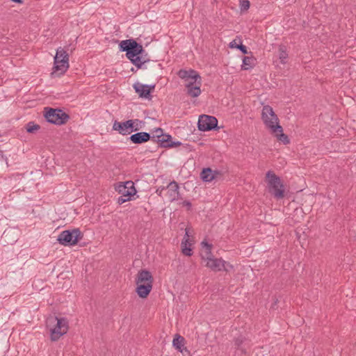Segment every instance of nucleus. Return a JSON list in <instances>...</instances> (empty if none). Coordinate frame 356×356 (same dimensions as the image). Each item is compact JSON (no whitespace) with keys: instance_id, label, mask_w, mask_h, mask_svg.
Listing matches in <instances>:
<instances>
[{"instance_id":"obj_1","label":"nucleus","mask_w":356,"mask_h":356,"mask_svg":"<svg viewBox=\"0 0 356 356\" xmlns=\"http://www.w3.org/2000/svg\"><path fill=\"white\" fill-rule=\"evenodd\" d=\"M154 278L152 273L145 269L138 271L136 277V291L141 298H147L152 289Z\"/></svg>"},{"instance_id":"obj_2","label":"nucleus","mask_w":356,"mask_h":356,"mask_svg":"<svg viewBox=\"0 0 356 356\" xmlns=\"http://www.w3.org/2000/svg\"><path fill=\"white\" fill-rule=\"evenodd\" d=\"M46 323L49 328L51 340L53 341L58 340L66 334L69 328L68 321L65 318L50 316L47 319Z\"/></svg>"},{"instance_id":"obj_3","label":"nucleus","mask_w":356,"mask_h":356,"mask_svg":"<svg viewBox=\"0 0 356 356\" xmlns=\"http://www.w3.org/2000/svg\"><path fill=\"white\" fill-rule=\"evenodd\" d=\"M266 177L268 181L269 192L276 199H282L284 197V187L280 177L271 170L266 172Z\"/></svg>"},{"instance_id":"obj_4","label":"nucleus","mask_w":356,"mask_h":356,"mask_svg":"<svg viewBox=\"0 0 356 356\" xmlns=\"http://www.w3.org/2000/svg\"><path fill=\"white\" fill-rule=\"evenodd\" d=\"M261 119L266 127L270 129L273 133L282 131V126L279 124L278 117L270 106L266 105L263 106Z\"/></svg>"},{"instance_id":"obj_5","label":"nucleus","mask_w":356,"mask_h":356,"mask_svg":"<svg viewBox=\"0 0 356 356\" xmlns=\"http://www.w3.org/2000/svg\"><path fill=\"white\" fill-rule=\"evenodd\" d=\"M44 117L48 122L56 125L65 124L70 119V115L63 110L50 107L44 108Z\"/></svg>"},{"instance_id":"obj_6","label":"nucleus","mask_w":356,"mask_h":356,"mask_svg":"<svg viewBox=\"0 0 356 356\" xmlns=\"http://www.w3.org/2000/svg\"><path fill=\"white\" fill-rule=\"evenodd\" d=\"M83 235L79 229L63 231L58 236L57 241L63 245H74L82 239Z\"/></svg>"},{"instance_id":"obj_7","label":"nucleus","mask_w":356,"mask_h":356,"mask_svg":"<svg viewBox=\"0 0 356 356\" xmlns=\"http://www.w3.org/2000/svg\"><path fill=\"white\" fill-rule=\"evenodd\" d=\"M119 47L121 51L126 52L127 58L140 56L144 51L143 46L133 39L121 41Z\"/></svg>"},{"instance_id":"obj_8","label":"nucleus","mask_w":356,"mask_h":356,"mask_svg":"<svg viewBox=\"0 0 356 356\" xmlns=\"http://www.w3.org/2000/svg\"><path fill=\"white\" fill-rule=\"evenodd\" d=\"M115 190L121 195L118 199V203L122 204L131 200V197L136 193L134 184L131 181L119 183L115 186Z\"/></svg>"},{"instance_id":"obj_9","label":"nucleus","mask_w":356,"mask_h":356,"mask_svg":"<svg viewBox=\"0 0 356 356\" xmlns=\"http://www.w3.org/2000/svg\"><path fill=\"white\" fill-rule=\"evenodd\" d=\"M138 122H140V121L138 119L128 120L122 122H120L115 120L113 125V129L118 131L119 134L123 136L129 135L131 133L140 129V127H137Z\"/></svg>"},{"instance_id":"obj_10","label":"nucleus","mask_w":356,"mask_h":356,"mask_svg":"<svg viewBox=\"0 0 356 356\" xmlns=\"http://www.w3.org/2000/svg\"><path fill=\"white\" fill-rule=\"evenodd\" d=\"M197 127L200 131H207L211 130H218V120L214 116L202 115L200 116Z\"/></svg>"},{"instance_id":"obj_11","label":"nucleus","mask_w":356,"mask_h":356,"mask_svg":"<svg viewBox=\"0 0 356 356\" xmlns=\"http://www.w3.org/2000/svg\"><path fill=\"white\" fill-rule=\"evenodd\" d=\"M202 259H207L206 266L213 271H220L222 270L228 272L229 269L226 267V261L222 259L213 258L212 255H207L206 258L202 256Z\"/></svg>"},{"instance_id":"obj_12","label":"nucleus","mask_w":356,"mask_h":356,"mask_svg":"<svg viewBox=\"0 0 356 356\" xmlns=\"http://www.w3.org/2000/svg\"><path fill=\"white\" fill-rule=\"evenodd\" d=\"M177 74L181 79H184L186 83L191 82L193 84L202 85V78L194 70H180Z\"/></svg>"},{"instance_id":"obj_13","label":"nucleus","mask_w":356,"mask_h":356,"mask_svg":"<svg viewBox=\"0 0 356 356\" xmlns=\"http://www.w3.org/2000/svg\"><path fill=\"white\" fill-rule=\"evenodd\" d=\"M133 87L140 97L148 99L151 97V92L154 89L155 85H145L137 82Z\"/></svg>"},{"instance_id":"obj_14","label":"nucleus","mask_w":356,"mask_h":356,"mask_svg":"<svg viewBox=\"0 0 356 356\" xmlns=\"http://www.w3.org/2000/svg\"><path fill=\"white\" fill-rule=\"evenodd\" d=\"M129 139L134 144H141L149 141L151 139V135L147 132H138L132 134Z\"/></svg>"},{"instance_id":"obj_15","label":"nucleus","mask_w":356,"mask_h":356,"mask_svg":"<svg viewBox=\"0 0 356 356\" xmlns=\"http://www.w3.org/2000/svg\"><path fill=\"white\" fill-rule=\"evenodd\" d=\"M166 188L168 189V196L171 202L179 199V186L175 181H171Z\"/></svg>"},{"instance_id":"obj_16","label":"nucleus","mask_w":356,"mask_h":356,"mask_svg":"<svg viewBox=\"0 0 356 356\" xmlns=\"http://www.w3.org/2000/svg\"><path fill=\"white\" fill-rule=\"evenodd\" d=\"M69 57H65L64 56L63 58L60 60H58V63L54 64V72L51 73V75H54V73L57 72H60L59 74H63L65 72L67 69L69 67Z\"/></svg>"},{"instance_id":"obj_17","label":"nucleus","mask_w":356,"mask_h":356,"mask_svg":"<svg viewBox=\"0 0 356 356\" xmlns=\"http://www.w3.org/2000/svg\"><path fill=\"white\" fill-rule=\"evenodd\" d=\"M219 175V172L212 170L210 168H204L200 174L202 179L206 182L211 181Z\"/></svg>"},{"instance_id":"obj_18","label":"nucleus","mask_w":356,"mask_h":356,"mask_svg":"<svg viewBox=\"0 0 356 356\" xmlns=\"http://www.w3.org/2000/svg\"><path fill=\"white\" fill-rule=\"evenodd\" d=\"M246 337L243 335H239L234 339V344L235 348L238 350L241 354L245 355L247 353V349L243 346L247 341Z\"/></svg>"},{"instance_id":"obj_19","label":"nucleus","mask_w":356,"mask_h":356,"mask_svg":"<svg viewBox=\"0 0 356 356\" xmlns=\"http://www.w3.org/2000/svg\"><path fill=\"white\" fill-rule=\"evenodd\" d=\"M201 85L193 84L191 82L186 83V88H187V94L192 97H197L201 93L200 90Z\"/></svg>"},{"instance_id":"obj_20","label":"nucleus","mask_w":356,"mask_h":356,"mask_svg":"<svg viewBox=\"0 0 356 356\" xmlns=\"http://www.w3.org/2000/svg\"><path fill=\"white\" fill-rule=\"evenodd\" d=\"M188 237H189L188 233L187 231H186V234H185L184 239L181 242V246L182 253L186 256L190 257L193 254V250L191 248H190L191 244H189V246H188Z\"/></svg>"},{"instance_id":"obj_21","label":"nucleus","mask_w":356,"mask_h":356,"mask_svg":"<svg viewBox=\"0 0 356 356\" xmlns=\"http://www.w3.org/2000/svg\"><path fill=\"white\" fill-rule=\"evenodd\" d=\"M257 59L254 56H244L243 58V64L241 69L248 70L253 68L256 65Z\"/></svg>"},{"instance_id":"obj_22","label":"nucleus","mask_w":356,"mask_h":356,"mask_svg":"<svg viewBox=\"0 0 356 356\" xmlns=\"http://www.w3.org/2000/svg\"><path fill=\"white\" fill-rule=\"evenodd\" d=\"M172 137L169 134H164L160 139L155 140V143L158 144L156 148L159 147H168L167 145H170L172 142Z\"/></svg>"},{"instance_id":"obj_23","label":"nucleus","mask_w":356,"mask_h":356,"mask_svg":"<svg viewBox=\"0 0 356 356\" xmlns=\"http://www.w3.org/2000/svg\"><path fill=\"white\" fill-rule=\"evenodd\" d=\"M172 345L177 350H181L185 345V339L181 335L176 334L172 341Z\"/></svg>"},{"instance_id":"obj_24","label":"nucleus","mask_w":356,"mask_h":356,"mask_svg":"<svg viewBox=\"0 0 356 356\" xmlns=\"http://www.w3.org/2000/svg\"><path fill=\"white\" fill-rule=\"evenodd\" d=\"M131 62L138 68H145L147 69V66L145 65V63L148 60H142L140 56H136L131 58H129Z\"/></svg>"},{"instance_id":"obj_25","label":"nucleus","mask_w":356,"mask_h":356,"mask_svg":"<svg viewBox=\"0 0 356 356\" xmlns=\"http://www.w3.org/2000/svg\"><path fill=\"white\" fill-rule=\"evenodd\" d=\"M64 56L65 57H69L68 54L66 52L64 49L59 47L57 51L56 56H54V64L58 63V60H60L61 58H63Z\"/></svg>"},{"instance_id":"obj_26","label":"nucleus","mask_w":356,"mask_h":356,"mask_svg":"<svg viewBox=\"0 0 356 356\" xmlns=\"http://www.w3.org/2000/svg\"><path fill=\"white\" fill-rule=\"evenodd\" d=\"M275 136L278 140L283 143L284 145H287L290 143V140L287 135L283 133V129L282 128V131H277L275 133Z\"/></svg>"},{"instance_id":"obj_27","label":"nucleus","mask_w":356,"mask_h":356,"mask_svg":"<svg viewBox=\"0 0 356 356\" xmlns=\"http://www.w3.org/2000/svg\"><path fill=\"white\" fill-rule=\"evenodd\" d=\"M287 57L288 54L286 53L285 46L281 45L279 48V58L281 60V63H285V60L287 58Z\"/></svg>"},{"instance_id":"obj_28","label":"nucleus","mask_w":356,"mask_h":356,"mask_svg":"<svg viewBox=\"0 0 356 356\" xmlns=\"http://www.w3.org/2000/svg\"><path fill=\"white\" fill-rule=\"evenodd\" d=\"M40 128V125L35 124L33 122H29L26 127V131L31 134L39 130Z\"/></svg>"},{"instance_id":"obj_29","label":"nucleus","mask_w":356,"mask_h":356,"mask_svg":"<svg viewBox=\"0 0 356 356\" xmlns=\"http://www.w3.org/2000/svg\"><path fill=\"white\" fill-rule=\"evenodd\" d=\"M163 135V130L161 128H157L154 131L153 136H151L150 140L155 143V140L160 139Z\"/></svg>"},{"instance_id":"obj_30","label":"nucleus","mask_w":356,"mask_h":356,"mask_svg":"<svg viewBox=\"0 0 356 356\" xmlns=\"http://www.w3.org/2000/svg\"><path fill=\"white\" fill-rule=\"evenodd\" d=\"M240 6L241 10H247L248 9H249L250 3L248 0H241Z\"/></svg>"},{"instance_id":"obj_31","label":"nucleus","mask_w":356,"mask_h":356,"mask_svg":"<svg viewBox=\"0 0 356 356\" xmlns=\"http://www.w3.org/2000/svg\"><path fill=\"white\" fill-rule=\"evenodd\" d=\"M203 246L206 247L207 250L206 252V256L207 255H211V247H212V245L208 243L207 242H206L205 241H202V243H201Z\"/></svg>"},{"instance_id":"obj_32","label":"nucleus","mask_w":356,"mask_h":356,"mask_svg":"<svg viewBox=\"0 0 356 356\" xmlns=\"http://www.w3.org/2000/svg\"><path fill=\"white\" fill-rule=\"evenodd\" d=\"M237 49H238L243 54H248L247 47L245 45H243L241 42L238 45Z\"/></svg>"},{"instance_id":"obj_33","label":"nucleus","mask_w":356,"mask_h":356,"mask_svg":"<svg viewBox=\"0 0 356 356\" xmlns=\"http://www.w3.org/2000/svg\"><path fill=\"white\" fill-rule=\"evenodd\" d=\"M179 351L181 353L183 356H191L190 351L187 349V348H186L184 346L183 348H181V350H179Z\"/></svg>"},{"instance_id":"obj_34","label":"nucleus","mask_w":356,"mask_h":356,"mask_svg":"<svg viewBox=\"0 0 356 356\" xmlns=\"http://www.w3.org/2000/svg\"><path fill=\"white\" fill-rule=\"evenodd\" d=\"M182 205H183L184 207H186V208H187V210H188V211H190V210L191 209L192 204H191V203L189 201H188V200H185V201H184V202H182Z\"/></svg>"},{"instance_id":"obj_35","label":"nucleus","mask_w":356,"mask_h":356,"mask_svg":"<svg viewBox=\"0 0 356 356\" xmlns=\"http://www.w3.org/2000/svg\"><path fill=\"white\" fill-rule=\"evenodd\" d=\"M181 145V143L179 141H177V142L172 141L170 145H167L168 146L169 148H171V147L180 146Z\"/></svg>"},{"instance_id":"obj_36","label":"nucleus","mask_w":356,"mask_h":356,"mask_svg":"<svg viewBox=\"0 0 356 356\" xmlns=\"http://www.w3.org/2000/svg\"><path fill=\"white\" fill-rule=\"evenodd\" d=\"M165 188L164 186L163 187H159L156 189V193L159 195V196H161V194H162V192L163 190H165Z\"/></svg>"},{"instance_id":"obj_37","label":"nucleus","mask_w":356,"mask_h":356,"mask_svg":"<svg viewBox=\"0 0 356 356\" xmlns=\"http://www.w3.org/2000/svg\"><path fill=\"white\" fill-rule=\"evenodd\" d=\"M238 44L236 43V40H234L233 41H232L230 43H229V47L230 48H236L237 49V47H238Z\"/></svg>"},{"instance_id":"obj_38","label":"nucleus","mask_w":356,"mask_h":356,"mask_svg":"<svg viewBox=\"0 0 356 356\" xmlns=\"http://www.w3.org/2000/svg\"><path fill=\"white\" fill-rule=\"evenodd\" d=\"M225 266L229 269V270L233 268V266L227 262H226Z\"/></svg>"},{"instance_id":"obj_39","label":"nucleus","mask_w":356,"mask_h":356,"mask_svg":"<svg viewBox=\"0 0 356 356\" xmlns=\"http://www.w3.org/2000/svg\"><path fill=\"white\" fill-rule=\"evenodd\" d=\"M13 2L22 4L23 3V0H11Z\"/></svg>"},{"instance_id":"obj_40","label":"nucleus","mask_w":356,"mask_h":356,"mask_svg":"<svg viewBox=\"0 0 356 356\" xmlns=\"http://www.w3.org/2000/svg\"><path fill=\"white\" fill-rule=\"evenodd\" d=\"M153 64H154V65H156V66H158V67H159H159L161 66V65H160V64H156L155 63H154Z\"/></svg>"}]
</instances>
